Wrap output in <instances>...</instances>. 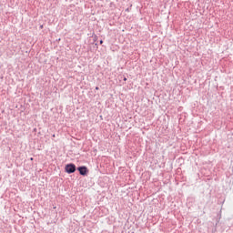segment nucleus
<instances>
[{"instance_id": "nucleus-6", "label": "nucleus", "mask_w": 233, "mask_h": 233, "mask_svg": "<svg viewBox=\"0 0 233 233\" xmlns=\"http://www.w3.org/2000/svg\"><path fill=\"white\" fill-rule=\"evenodd\" d=\"M40 28H43V25H40Z\"/></svg>"}, {"instance_id": "nucleus-7", "label": "nucleus", "mask_w": 233, "mask_h": 233, "mask_svg": "<svg viewBox=\"0 0 233 233\" xmlns=\"http://www.w3.org/2000/svg\"><path fill=\"white\" fill-rule=\"evenodd\" d=\"M124 81H127V78H124Z\"/></svg>"}, {"instance_id": "nucleus-1", "label": "nucleus", "mask_w": 233, "mask_h": 233, "mask_svg": "<svg viewBox=\"0 0 233 233\" xmlns=\"http://www.w3.org/2000/svg\"><path fill=\"white\" fill-rule=\"evenodd\" d=\"M66 172H67V174H74V172H76V165L67 164L66 166Z\"/></svg>"}, {"instance_id": "nucleus-4", "label": "nucleus", "mask_w": 233, "mask_h": 233, "mask_svg": "<svg viewBox=\"0 0 233 233\" xmlns=\"http://www.w3.org/2000/svg\"><path fill=\"white\" fill-rule=\"evenodd\" d=\"M30 159H31V161H34V157H31Z\"/></svg>"}, {"instance_id": "nucleus-2", "label": "nucleus", "mask_w": 233, "mask_h": 233, "mask_svg": "<svg viewBox=\"0 0 233 233\" xmlns=\"http://www.w3.org/2000/svg\"><path fill=\"white\" fill-rule=\"evenodd\" d=\"M78 172L81 176H86V172H88V170L86 169V167H78Z\"/></svg>"}, {"instance_id": "nucleus-3", "label": "nucleus", "mask_w": 233, "mask_h": 233, "mask_svg": "<svg viewBox=\"0 0 233 233\" xmlns=\"http://www.w3.org/2000/svg\"><path fill=\"white\" fill-rule=\"evenodd\" d=\"M100 45H103V40H100Z\"/></svg>"}, {"instance_id": "nucleus-5", "label": "nucleus", "mask_w": 233, "mask_h": 233, "mask_svg": "<svg viewBox=\"0 0 233 233\" xmlns=\"http://www.w3.org/2000/svg\"><path fill=\"white\" fill-rule=\"evenodd\" d=\"M96 90H99V87H96Z\"/></svg>"}]
</instances>
